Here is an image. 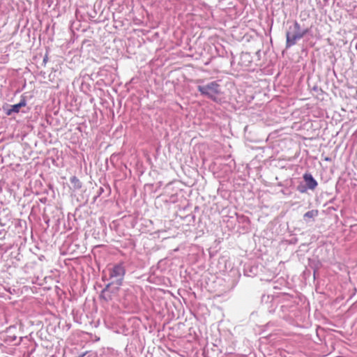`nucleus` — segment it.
I'll list each match as a JSON object with an SVG mask.
<instances>
[{"mask_svg": "<svg viewBox=\"0 0 357 357\" xmlns=\"http://www.w3.org/2000/svg\"><path fill=\"white\" fill-rule=\"evenodd\" d=\"M70 182L72 184L71 188L73 190H77L81 188L82 183H81L80 181L76 176H73L72 178H70Z\"/></svg>", "mask_w": 357, "mask_h": 357, "instance_id": "obj_5", "label": "nucleus"}, {"mask_svg": "<svg viewBox=\"0 0 357 357\" xmlns=\"http://www.w3.org/2000/svg\"><path fill=\"white\" fill-rule=\"evenodd\" d=\"M300 192H305V190H304V189H301V190H300Z\"/></svg>", "mask_w": 357, "mask_h": 357, "instance_id": "obj_8", "label": "nucleus"}, {"mask_svg": "<svg viewBox=\"0 0 357 357\" xmlns=\"http://www.w3.org/2000/svg\"><path fill=\"white\" fill-rule=\"evenodd\" d=\"M125 274V271L122 266H115L111 274L112 282L110 284L107 285V287L111 284H116V288L118 289L119 286L121 284L123 276Z\"/></svg>", "mask_w": 357, "mask_h": 357, "instance_id": "obj_2", "label": "nucleus"}, {"mask_svg": "<svg viewBox=\"0 0 357 357\" xmlns=\"http://www.w3.org/2000/svg\"><path fill=\"white\" fill-rule=\"evenodd\" d=\"M317 211H308L305 214V217H307V218H313L315 215H317Z\"/></svg>", "mask_w": 357, "mask_h": 357, "instance_id": "obj_7", "label": "nucleus"}, {"mask_svg": "<svg viewBox=\"0 0 357 357\" xmlns=\"http://www.w3.org/2000/svg\"><path fill=\"white\" fill-rule=\"evenodd\" d=\"M26 105V100H22L19 103L12 105L10 109H7L6 111V114L7 115H10L12 113H18L20 109L22 107H25Z\"/></svg>", "mask_w": 357, "mask_h": 357, "instance_id": "obj_4", "label": "nucleus"}, {"mask_svg": "<svg viewBox=\"0 0 357 357\" xmlns=\"http://www.w3.org/2000/svg\"><path fill=\"white\" fill-rule=\"evenodd\" d=\"M198 90L202 94L209 97L215 100L218 95L220 93L219 86L215 82H211L205 86H199Z\"/></svg>", "mask_w": 357, "mask_h": 357, "instance_id": "obj_1", "label": "nucleus"}, {"mask_svg": "<svg viewBox=\"0 0 357 357\" xmlns=\"http://www.w3.org/2000/svg\"><path fill=\"white\" fill-rule=\"evenodd\" d=\"M301 36H302L301 35L291 36L289 33H287V46L289 47V46L294 45L296 40L298 38H300Z\"/></svg>", "mask_w": 357, "mask_h": 357, "instance_id": "obj_6", "label": "nucleus"}, {"mask_svg": "<svg viewBox=\"0 0 357 357\" xmlns=\"http://www.w3.org/2000/svg\"><path fill=\"white\" fill-rule=\"evenodd\" d=\"M303 178L309 189L314 190L317 186V182L310 174H305Z\"/></svg>", "mask_w": 357, "mask_h": 357, "instance_id": "obj_3", "label": "nucleus"}]
</instances>
